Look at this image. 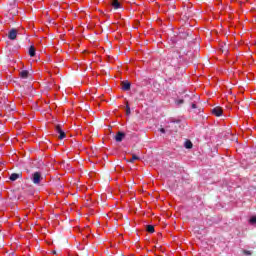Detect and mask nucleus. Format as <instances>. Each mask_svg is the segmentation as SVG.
I'll return each mask as SVG.
<instances>
[{
	"instance_id": "1",
	"label": "nucleus",
	"mask_w": 256,
	"mask_h": 256,
	"mask_svg": "<svg viewBox=\"0 0 256 256\" xmlns=\"http://www.w3.org/2000/svg\"><path fill=\"white\" fill-rule=\"evenodd\" d=\"M41 181H43V176H41V172H34L32 174V183H34V185H39Z\"/></svg>"
},
{
	"instance_id": "2",
	"label": "nucleus",
	"mask_w": 256,
	"mask_h": 256,
	"mask_svg": "<svg viewBox=\"0 0 256 256\" xmlns=\"http://www.w3.org/2000/svg\"><path fill=\"white\" fill-rule=\"evenodd\" d=\"M55 131L56 133L59 134L58 139H65V137H67V134H65V131L61 129V125H56Z\"/></svg>"
},
{
	"instance_id": "3",
	"label": "nucleus",
	"mask_w": 256,
	"mask_h": 256,
	"mask_svg": "<svg viewBox=\"0 0 256 256\" xmlns=\"http://www.w3.org/2000/svg\"><path fill=\"white\" fill-rule=\"evenodd\" d=\"M17 29L12 28L9 33H8V38L10 39V41H15V39H17Z\"/></svg>"
},
{
	"instance_id": "4",
	"label": "nucleus",
	"mask_w": 256,
	"mask_h": 256,
	"mask_svg": "<svg viewBox=\"0 0 256 256\" xmlns=\"http://www.w3.org/2000/svg\"><path fill=\"white\" fill-rule=\"evenodd\" d=\"M184 17L185 19H191L193 17V10H191V7L187 6L184 8Z\"/></svg>"
},
{
	"instance_id": "5",
	"label": "nucleus",
	"mask_w": 256,
	"mask_h": 256,
	"mask_svg": "<svg viewBox=\"0 0 256 256\" xmlns=\"http://www.w3.org/2000/svg\"><path fill=\"white\" fill-rule=\"evenodd\" d=\"M212 113L215 115V117H221L223 115V108L216 106L212 109Z\"/></svg>"
},
{
	"instance_id": "6",
	"label": "nucleus",
	"mask_w": 256,
	"mask_h": 256,
	"mask_svg": "<svg viewBox=\"0 0 256 256\" xmlns=\"http://www.w3.org/2000/svg\"><path fill=\"white\" fill-rule=\"evenodd\" d=\"M8 13H10V15H12V17H15V15H17V13H18L17 6L15 4L10 5L8 8Z\"/></svg>"
},
{
	"instance_id": "7",
	"label": "nucleus",
	"mask_w": 256,
	"mask_h": 256,
	"mask_svg": "<svg viewBox=\"0 0 256 256\" xmlns=\"http://www.w3.org/2000/svg\"><path fill=\"white\" fill-rule=\"evenodd\" d=\"M121 86H122L123 91H130L131 90V82H129V81H122Z\"/></svg>"
},
{
	"instance_id": "8",
	"label": "nucleus",
	"mask_w": 256,
	"mask_h": 256,
	"mask_svg": "<svg viewBox=\"0 0 256 256\" xmlns=\"http://www.w3.org/2000/svg\"><path fill=\"white\" fill-rule=\"evenodd\" d=\"M123 139H125V133L124 132H117L115 135V141L117 143H121V141H123Z\"/></svg>"
},
{
	"instance_id": "9",
	"label": "nucleus",
	"mask_w": 256,
	"mask_h": 256,
	"mask_svg": "<svg viewBox=\"0 0 256 256\" xmlns=\"http://www.w3.org/2000/svg\"><path fill=\"white\" fill-rule=\"evenodd\" d=\"M23 177L22 173H12L9 177L10 181H17V179H21Z\"/></svg>"
},
{
	"instance_id": "10",
	"label": "nucleus",
	"mask_w": 256,
	"mask_h": 256,
	"mask_svg": "<svg viewBox=\"0 0 256 256\" xmlns=\"http://www.w3.org/2000/svg\"><path fill=\"white\" fill-rule=\"evenodd\" d=\"M111 5H112L113 9L121 8V3H119V0H111Z\"/></svg>"
},
{
	"instance_id": "11",
	"label": "nucleus",
	"mask_w": 256,
	"mask_h": 256,
	"mask_svg": "<svg viewBox=\"0 0 256 256\" xmlns=\"http://www.w3.org/2000/svg\"><path fill=\"white\" fill-rule=\"evenodd\" d=\"M143 99H145V93L143 91L139 92L137 94V97L135 98V101H143Z\"/></svg>"
},
{
	"instance_id": "12",
	"label": "nucleus",
	"mask_w": 256,
	"mask_h": 256,
	"mask_svg": "<svg viewBox=\"0 0 256 256\" xmlns=\"http://www.w3.org/2000/svg\"><path fill=\"white\" fill-rule=\"evenodd\" d=\"M191 35V31L190 30H187L186 32H181L180 33V37L182 39H187V37H189Z\"/></svg>"
},
{
	"instance_id": "13",
	"label": "nucleus",
	"mask_w": 256,
	"mask_h": 256,
	"mask_svg": "<svg viewBox=\"0 0 256 256\" xmlns=\"http://www.w3.org/2000/svg\"><path fill=\"white\" fill-rule=\"evenodd\" d=\"M21 79H27L29 77V72L27 70H22L20 72Z\"/></svg>"
},
{
	"instance_id": "14",
	"label": "nucleus",
	"mask_w": 256,
	"mask_h": 256,
	"mask_svg": "<svg viewBox=\"0 0 256 256\" xmlns=\"http://www.w3.org/2000/svg\"><path fill=\"white\" fill-rule=\"evenodd\" d=\"M146 231H147L148 233H155V226H153V225H147V226H146Z\"/></svg>"
},
{
	"instance_id": "15",
	"label": "nucleus",
	"mask_w": 256,
	"mask_h": 256,
	"mask_svg": "<svg viewBox=\"0 0 256 256\" xmlns=\"http://www.w3.org/2000/svg\"><path fill=\"white\" fill-rule=\"evenodd\" d=\"M184 147H185L186 149H193V142H191L190 140H187V141L185 142Z\"/></svg>"
},
{
	"instance_id": "16",
	"label": "nucleus",
	"mask_w": 256,
	"mask_h": 256,
	"mask_svg": "<svg viewBox=\"0 0 256 256\" xmlns=\"http://www.w3.org/2000/svg\"><path fill=\"white\" fill-rule=\"evenodd\" d=\"M29 55H30V57H35V47L34 46H30Z\"/></svg>"
},
{
	"instance_id": "17",
	"label": "nucleus",
	"mask_w": 256,
	"mask_h": 256,
	"mask_svg": "<svg viewBox=\"0 0 256 256\" xmlns=\"http://www.w3.org/2000/svg\"><path fill=\"white\" fill-rule=\"evenodd\" d=\"M220 49L221 52L224 53V55H227V53H229V48H227V45L222 46Z\"/></svg>"
},
{
	"instance_id": "18",
	"label": "nucleus",
	"mask_w": 256,
	"mask_h": 256,
	"mask_svg": "<svg viewBox=\"0 0 256 256\" xmlns=\"http://www.w3.org/2000/svg\"><path fill=\"white\" fill-rule=\"evenodd\" d=\"M134 161H139V156L133 154L132 158L128 161V163H134Z\"/></svg>"
},
{
	"instance_id": "19",
	"label": "nucleus",
	"mask_w": 256,
	"mask_h": 256,
	"mask_svg": "<svg viewBox=\"0 0 256 256\" xmlns=\"http://www.w3.org/2000/svg\"><path fill=\"white\" fill-rule=\"evenodd\" d=\"M126 115H131V107H129V102L126 103Z\"/></svg>"
},
{
	"instance_id": "20",
	"label": "nucleus",
	"mask_w": 256,
	"mask_h": 256,
	"mask_svg": "<svg viewBox=\"0 0 256 256\" xmlns=\"http://www.w3.org/2000/svg\"><path fill=\"white\" fill-rule=\"evenodd\" d=\"M185 103V100L180 99L176 101V105H183Z\"/></svg>"
},
{
	"instance_id": "21",
	"label": "nucleus",
	"mask_w": 256,
	"mask_h": 256,
	"mask_svg": "<svg viewBox=\"0 0 256 256\" xmlns=\"http://www.w3.org/2000/svg\"><path fill=\"white\" fill-rule=\"evenodd\" d=\"M250 223H252V224L256 223V216L250 218Z\"/></svg>"
},
{
	"instance_id": "22",
	"label": "nucleus",
	"mask_w": 256,
	"mask_h": 256,
	"mask_svg": "<svg viewBox=\"0 0 256 256\" xmlns=\"http://www.w3.org/2000/svg\"><path fill=\"white\" fill-rule=\"evenodd\" d=\"M244 255H251V251L249 250H243Z\"/></svg>"
},
{
	"instance_id": "23",
	"label": "nucleus",
	"mask_w": 256,
	"mask_h": 256,
	"mask_svg": "<svg viewBox=\"0 0 256 256\" xmlns=\"http://www.w3.org/2000/svg\"><path fill=\"white\" fill-rule=\"evenodd\" d=\"M192 109H197V104H192Z\"/></svg>"
},
{
	"instance_id": "24",
	"label": "nucleus",
	"mask_w": 256,
	"mask_h": 256,
	"mask_svg": "<svg viewBox=\"0 0 256 256\" xmlns=\"http://www.w3.org/2000/svg\"><path fill=\"white\" fill-rule=\"evenodd\" d=\"M160 132H161V133H165V128H161V129H160Z\"/></svg>"
},
{
	"instance_id": "25",
	"label": "nucleus",
	"mask_w": 256,
	"mask_h": 256,
	"mask_svg": "<svg viewBox=\"0 0 256 256\" xmlns=\"http://www.w3.org/2000/svg\"><path fill=\"white\" fill-rule=\"evenodd\" d=\"M53 255H57V251L53 250L52 251Z\"/></svg>"
}]
</instances>
